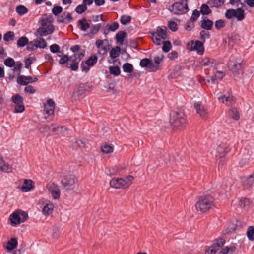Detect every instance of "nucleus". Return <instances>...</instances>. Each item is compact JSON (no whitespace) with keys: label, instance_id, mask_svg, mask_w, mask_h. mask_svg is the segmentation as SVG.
Segmentation results:
<instances>
[{"label":"nucleus","instance_id":"obj_1","mask_svg":"<svg viewBox=\"0 0 254 254\" xmlns=\"http://www.w3.org/2000/svg\"><path fill=\"white\" fill-rule=\"evenodd\" d=\"M214 198L210 195L200 197L195 204V207L198 211L204 213L214 206Z\"/></svg>","mask_w":254,"mask_h":254},{"label":"nucleus","instance_id":"obj_2","mask_svg":"<svg viewBox=\"0 0 254 254\" xmlns=\"http://www.w3.org/2000/svg\"><path fill=\"white\" fill-rule=\"evenodd\" d=\"M133 180L134 177L132 175L124 178H113L110 182V185L115 189H126L130 186Z\"/></svg>","mask_w":254,"mask_h":254},{"label":"nucleus","instance_id":"obj_3","mask_svg":"<svg viewBox=\"0 0 254 254\" xmlns=\"http://www.w3.org/2000/svg\"><path fill=\"white\" fill-rule=\"evenodd\" d=\"M169 123L174 129L182 127L186 123L185 114L181 111H172L170 113Z\"/></svg>","mask_w":254,"mask_h":254},{"label":"nucleus","instance_id":"obj_4","mask_svg":"<svg viewBox=\"0 0 254 254\" xmlns=\"http://www.w3.org/2000/svg\"><path fill=\"white\" fill-rule=\"evenodd\" d=\"M188 0H181L173 4L170 9L171 12L176 15H180L186 13L188 10Z\"/></svg>","mask_w":254,"mask_h":254},{"label":"nucleus","instance_id":"obj_5","mask_svg":"<svg viewBox=\"0 0 254 254\" xmlns=\"http://www.w3.org/2000/svg\"><path fill=\"white\" fill-rule=\"evenodd\" d=\"M167 38V29L165 27H158L156 31L152 33V39L156 45H160L162 43V40Z\"/></svg>","mask_w":254,"mask_h":254},{"label":"nucleus","instance_id":"obj_6","mask_svg":"<svg viewBox=\"0 0 254 254\" xmlns=\"http://www.w3.org/2000/svg\"><path fill=\"white\" fill-rule=\"evenodd\" d=\"M85 55V51L82 50L79 53H75L69 57V61L71 62L70 68L73 71H76L78 69V64Z\"/></svg>","mask_w":254,"mask_h":254},{"label":"nucleus","instance_id":"obj_7","mask_svg":"<svg viewBox=\"0 0 254 254\" xmlns=\"http://www.w3.org/2000/svg\"><path fill=\"white\" fill-rule=\"evenodd\" d=\"M187 48L190 51H196L198 54L202 55L204 51L203 42L199 40H191L190 43L187 45Z\"/></svg>","mask_w":254,"mask_h":254},{"label":"nucleus","instance_id":"obj_8","mask_svg":"<svg viewBox=\"0 0 254 254\" xmlns=\"http://www.w3.org/2000/svg\"><path fill=\"white\" fill-rule=\"evenodd\" d=\"M55 104L53 100L49 99L44 106V112H45V118H49L50 120H52L54 115Z\"/></svg>","mask_w":254,"mask_h":254},{"label":"nucleus","instance_id":"obj_9","mask_svg":"<svg viewBox=\"0 0 254 254\" xmlns=\"http://www.w3.org/2000/svg\"><path fill=\"white\" fill-rule=\"evenodd\" d=\"M225 240L223 239L216 240L213 244L206 250L205 254H215L224 245Z\"/></svg>","mask_w":254,"mask_h":254},{"label":"nucleus","instance_id":"obj_10","mask_svg":"<svg viewBox=\"0 0 254 254\" xmlns=\"http://www.w3.org/2000/svg\"><path fill=\"white\" fill-rule=\"evenodd\" d=\"M229 145L226 143H221L217 147L216 157L220 158V162L224 160L225 155L229 152Z\"/></svg>","mask_w":254,"mask_h":254},{"label":"nucleus","instance_id":"obj_11","mask_svg":"<svg viewBox=\"0 0 254 254\" xmlns=\"http://www.w3.org/2000/svg\"><path fill=\"white\" fill-rule=\"evenodd\" d=\"M75 182V177L73 174H71L66 175L61 181L62 185L66 190L70 189Z\"/></svg>","mask_w":254,"mask_h":254},{"label":"nucleus","instance_id":"obj_12","mask_svg":"<svg viewBox=\"0 0 254 254\" xmlns=\"http://www.w3.org/2000/svg\"><path fill=\"white\" fill-rule=\"evenodd\" d=\"M55 30L53 25L50 24L46 27H39L36 30V33L41 37L52 34Z\"/></svg>","mask_w":254,"mask_h":254},{"label":"nucleus","instance_id":"obj_13","mask_svg":"<svg viewBox=\"0 0 254 254\" xmlns=\"http://www.w3.org/2000/svg\"><path fill=\"white\" fill-rule=\"evenodd\" d=\"M38 81L37 77H32L31 76H26L24 75H20L18 77L17 82L18 84L27 85L29 83H32Z\"/></svg>","mask_w":254,"mask_h":254},{"label":"nucleus","instance_id":"obj_14","mask_svg":"<svg viewBox=\"0 0 254 254\" xmlns=\"http://www.w3.org/2000/svg\"><path fill=\"white\" fill-rule=\"evenodd\" d=\"M61 13V15L59 16L57 18V21L58 23L68 24L72 21V17L69 12L64 11Z\"/></svg>","mask_w":254,"mask_h":254},{"label":"nucleus","instance_id":"obj_15","mask_svg":"<svg viewBox=\"0 0 254 254\" xmlns=\"http://www.w3.org/2000/svg\"><path fill=\"white\" fill-rule=\"evenodd\" d=\"M201 65L208 69L211 67H215L216 65V62L213 59L204 57L201 62Z\"/></svg>","mask_w":254,"mask_h":254},{"label":"nucleus","instance_id":"obj_16","mask_svg":"<svg viewBox=\"0 0 254 254\" xmlns=\"http://www.w3.org/2000/svg\"><path fill=\"white\" fill-rule=\"evenodd\" d=\"M230 70L235 75L239 74L242 72V65L240 62L232 63L231 62L228 64Z\"/></svg>","mask_w":254,"mask_h":254},{"label":"nucleus","instance_id":"obj_17","mask_svg":"<svg viewBox=\"0 0 254 254\" xmlns=\"http://www.w3.org/2000/svg\"><path fill=\"white\" fill-rule=\"evenodd\" d=\"M194 107L196 112L202 118H205L207 117V111L202 104L199 102H195Z\"/></svg>","mask_w":254,"mask_h":254},{"label":"nucleus","instance_id":"obj_18","mask_svg":"<svg viewBox=\"0 0 254 254\" xmlns=\"http://www.w3.org/2000/svg\"><path fill=\"white\" fill-rule=\"evenodd\" d=\"M12 225H16L21 223L20 215L18 211H14L12 213L9 218Z\"/></svg>","mask_w":254,"mask_h":254},{"label":"nucleus","instance_id":"obj_19","mask_svg":"<svg viewBox=\"0 0 254 254\" xmlns=\"http://www.w3.org/2000/svg\"><path fill=\"white\" fill-rule=\"evenodd\" d=\"M18 245L17 239L16 238H12L10 239L7 243L5 249L8 252H10L17 247Z\"/></svg>","mask_w":254,"mask_h":254},{"label":"nucleus","instance_id":"obj_20","mask_svg":"<svg viewBox=\"0 0 254 254\" xmlns=\"http://www.w3.org/2000/svg\"><path fill=\"white\" fill-rule=\"evenodd\" d=\"M218 100L226 105H230L234 102L233 97L230 95H222L218 97Z\"/></svg>","mask_w":254,"mask_h":254},{"label":"nucleus","instance_id":"obj_21","mask_svg":"<svg viewBox=\"0 0 254 254\" xmlns=\"http://www.w3.org/2000/svg\"><path fill=\"white\" fill-rule=\"evenodd\" d=\"M0 169L1 171L6 173L10 172L12 170L11 166L4 162L1 155H0Z\"/></svg>","mask_w":254,"mask_h":254},{"label":"nucleus","instance_id":"obj_22","mask_svg":"<svg viewBox=\"0 0 254 254\" xmlns=\"http://www.w3.org/2000/svg\"><path fill=\"white\" fill-rule=\"evenodd\" d=\"M201 22V27L202 28L206 30H210L212 29L213 25V22L212 20L206 19L202 20Z\"/></svg>","mask_w":254,"mask_h":254},{"label":"nucleus","instance_id":"obj_23","mask_svg":"<svg viewBox=\"0 0 254 254\" xmlns=\"http://www.w3.org/2000/svg\"><path fill=\"white\" fill-rule=\"evenodd\" d=\"M33 182L31 180L25 179L24 185L21 187V190L24 192H28L33 188Z\"/></svg>","mask_w":254,"mask_h":254},{"label":"nucleus","instance_id":"obj_24","mask_svg":"<svg viewBox=\"0 0 254 254\" xmlns=\"http://www.w3.org/2000/svg\"><path fill=\"white\" fill-rule=\"evenodd\" d=\"M79 24L80 25V29L82 31H85L90 27V25L87 22L85 18H83L78 21Z\"/></svg>","mask_w":254,"mask_h":254},{"label":"nucleus","instance_id":"obj_25","mask_svg":"<svg viewBox=\"0 0 254 254\" xmlns=\"http://www.w3.org/2000/svg\"><path fill=\"white\" fill-rule=\"evenodd\" d=\"M34 45L36 48H45L47 47V43L44 39L40 38L34 41Z\"/></svg>","mask_w":254,"mask_h":254},{"label":"nucleus","instance_id":"obj_26","mask_svg":"<svg viewBox=\"0 0 254 254\" xmlns=\"http://www.w3.org/2000/svg\"><path fill=\"white\" fill-rule=\"evenodd\" d=\"M235 14L234 17L237 18L238 21H242L245 18V12L244 10L241 8H238L235 10Z\"/></svg>","mask_w":254,"mask_h":254},{"label":"nucleus","instance_id":"obj_27","mask_svg":"<svg viewBox=\"0 0 254 254\" xmlns=\"http://www.w3.org/2000/svg\"><path fill=\"white\" fill-rule=\"evenodd\" d=\"M126 36V33L123 31H119L116 35V39L117 42L120 44H122L124 41Z\"/></svg>","mask_w":254,"mask_h":254},{"label":"nucleus","instance_id":"obj_28","mask_svg":"<svg viewBox=\"0 0 254 254\" xmlns=\"http://www.w3.org/2000/svg\"><path fill=\"white\" fill-rule=\"evenodd\" d=\"M224 3V0H210L208 2V4L211 7H219Z\"/></svg>","mask_w":254,"mask_h":254},{"label":"nucleus","instance_id":"obj_29","mask_svg":"<svg viewBox=\"0 0 254 254\" xmlns=\"http://www.w3.org/2000/svg\"><path fill=\"white\" fill-rule=\"evenodd\" d=\"M228 114L229 115L235 120H238L240 118L239 113L236 108H231L229 111Z\"/></svg>","mask_w":254,"mask_h":254},{"label":"nucleus","instance_id":"obj_30","mask_svg":"<svg viewBox=\"0 0 254 254\" xmlns=\"http://www.w3.org/2000/svg\"><path fill=\"white\" fill-rule=\"evenodd\" d=\"M54 209V205L52 203L47 204L43 209V213L44 215H48L51 214Z\"/></svg>","mask_w":254,"mask_h":254},{"label":"nucleus","instance_id":"obj_31","mask_svg":"<svg viewBox=\"0 0 254 254\" xmlns=\"http://www.w3.org/2000/svg\"><path fill=\"white\" fill-rule=\"evenodd\" d=\"M225 74L223 72L217 71L215 74L211 77V81L213 83H215L216 80H221L224 76Z\"/></svg>","mask_w":254,"mask_h":254},{"label":"nucleus","instance_id":"obj_32","mask_svg":"<svg viewBox=\"0 0 254 254\" xmlns=\"http://www.w3.org/2000/svg\"><path fill=\"white\" fill-rule=\"evenodd\" d=\"M97 62V57L95 55H91L86 61V64L90 66H93Z\"/></svg>","mask_w":254,"mask_h":254},{"label":"nucleus","instance_id":"obj_33","mask_svg":"<svg viewBox=\"0 0 254 254\" xmlns=\"http://www.w3.org/2000/svg\"><path fill=\"white\" fill-rule=\"evenodd\" d=\"M120 52V48L117 46L115 48H112L110 52V56L112 59H115L117 58Z\"/></svg>","mask_w":254,"mask_h":254},{"label":"nucleus","instance_id":"obj_34","mask_svg":"<svg viewBox=\"0 0 254 254\" xmlns=\"http://www.w3.org/2000/svg\"><path fill=\"white\" fill-rule=\"evenodd\" d=\"M243 182L244 185L246 188L254 185V180L252 175H250L248 177L245 178L243 181Z\"/></svg>","mask_w":254,"mask_h":254},{"label":"nucleus","instance_id":"obj_35","mask_svg":"<svg viewBox=\"0 0 254 254\" xmlns=\"http://www.w3.org/2000/svg\"><path fill=\"white\" fill-rule=\"evenodd\" d=\"M28 44V39L26 37H21L17 41V44L19 47H24Z\"/></svg>","mask_w":254,"mask_h":254},{"label":"nucleus","instance_id":"obj_36","mask_svg":"<svg viewBox=\"0 0 254 254\" xmlns=\"http://www.w3.org/2000/svg\"><path fill=\"white\" fill-rule=\"evenodd\" d=\"M123 69L124 71L126 73H131L133 71V65L129 63L124 64L123 65Z\"/></svg>","mask_w":254,"mask_h":254},{"label":"nucleus","instance_id":"obj_37","mask_svg":"<svg viewBox=\"0 0 254 254\" xmlns=\"http://www.w3.org/2000/svg\"><path fill=\"white\" fill-rule=\"evenodd\" d=\"M200 11L202 15H208L211 13V10L209 6L206 4H203L201 7Z\"/></svg>","mask_w":254,"mask_h":254},{"label":"nucleus","instance_id":"obj_38","mask_svg":"<svg viewBox=\"0 0 254 254\" xmlns=\"http://www.w3.org/2000/svg\"><path fill=\"white\" fill-rule=\"evenodd\" d=\"M247 235L251 241L254 240V226H249L247 231Z\"/></svg>","mask_w":254,"mask_h":254},{"label":"nucleus","instance_id":"obj_39","mask_svg":"<svg viewBox=\"0 0 254 254\" xmlns=\"http://www.w3.org/2000/svg\"><path fill=\"white\" fill-rule=\"evenodd\" d=\"M14 38V33L12 31H8L3 36V40L6 42L13 40Z\"/></svg>","mask_w":254,"mask_h":254},{"label":"nucleus","instance_id":"obj_40","mask_svg":"<svg viewBox=\"0 0 254 254\" xmlns=\"http://www.w3.org/2000/svg\"><path fill=\"white\" fill-rule=\"evenodd\" d=\"M110 73L114 76H118L120 74V69L118 66H110L109 67Z\"/></svg>","mask_w":254,"mask_h":254},{"label":"nucleus","instance_id":"obj_41","mask_svg":"<svg viewBox=\"0 0 254 254\" xmlns=\"http://www.w3.org/2000/svg\"><path fill=\"white\" fill-rule=\"evenodd\" d=\"M235 247H226L219 252V254H228L229 253L232 254L235 251Z\"/></svg>","mask_w":254,"mask_h":254},{"label":"nucleus","instance_id":"obj_42","mask_svg":"<svg viewBox=\"0 0 254 254\" xmlns=\"http://www.w3.org/2000/svg\"><path fill=\"white\" fill-rule=\"evenodd\" d=\"M13 102L16 105L23 103V97L19 94H17L12 97Z\"/></svg>","mask_w":254,"mask_h":254},{"label":"nucleus","instance_id":"obj_43","mask_svg":"<svg viewBox=\"0 0 254 254\" xmlns=\"http://www.w3.org/2000/svg\"><path fill=\"white\" fill-rule=\"evenodd\" d=\"M163 46H162V50L164 52H168L170 51V50L172 48V44L169 41H162Z\"/></svg>","mask_w":254,"mask_h":254},{"label":"nucleus","instance_id":"obj_44","mask_svg":"<svg viewBox=\"0 0 254 254\" xmlns=\"http://www.w3.org/2000/svg\"><path fill=\"white\" fill-rule=\"evenodd\" d=\"M101 150L105 153H110L113 151V147L108 144H105L102 146Z\"/></svg>","mask_w":254,"mask_h":254},{"label":"nucleus","instance_id":"obj_45","mask_svg":"<svg viewBox=\"0 0 254 254\" xmlns=\"http://www.w3.org/2000/svg\"><path fill=\"white\" fill-rule=\"evenodd\" d=\"M16 12L20 15L24 14L28 12L27 8L23 5H19L16 7Z\"/></svg>","mask_w":254,"mask_h":254},{"label":"nucleus","instance_id":"obj_46","mask_svg":"<svg viewBox=\"0 0 254 254\" xmlns=\"http://www.w3.org/2000/svg\"><path fill=\"white\" fill-rule=\"evenodd\" d=\"M4 64L6 66L12 67L14 66L15 62L13 58H8L4 60Z\"/></svg>","mask_w":254,"mask_h":254},{"label":"nucleus","instance_id":"obj_47","mask_svg":"<svg viewBox=\"0 0 254 254\" xmlns=\"http://www.w3.org/2000/svg\"><path fill=\"white\" fill-rule=\"evenodd\" d=\"M54 132H60L62 133L64 131V130H66L67 128L62 126H57L55 127L54 125V126L51 127L50 129Z\"/></svg>","mask_w":254,"mask_h":254},{"label":"nucleus","instance_id":"obj_48","mask_svg":"<svg viewBox=\"0 0 254 254\" xmlns=\"http://www.w3.org/2000/svg\"><path fill=\"white\" fill-rule=\"evenodd\" d=\"M101 24H98L93 25L90 29V32L88 35H94L96 34L101 28Z\"/></svg>","mask_w":254,"mask_h":254},{"label":"nucleus","instance_id":"obj_49","mask_svg":"<svg viewBox=\"0 0 254 254\" xmlns=\"http://www.w3.org/2000/svg\"><path fill=\"white\" fill-rule=\"evenodd\" d=\"M130 20L131 17L127 15H122L120 18V22L123 25H126L127 23L130 22Z\"/></svg>","mask_w":254,"mask_h":254},{"label":"nucleus","instance_id":"obj_50","mask_svg":"<svg viewBox=\"0 0 254 254\" xmlns=\"http://www.w3.org/2000/svg\"><path fill=\"white\" fill-rule=\"evenodd\" d=\"M62 11L63 8L60 6H54L52 9V13L55 16L58 15L59 14L61 13Z\"/></svg>","mask_w":254,"mask_h":254},{"label":"nucleus","instance_id":"obj_51","mask_svg":"<svg viewBox=\"0 0 254 254\" xmlns=\"http://www.w3.org/2000/svg\"><path fill=\"white\" fill-rule=\"evenodd\" d=\"M15 66L13 69V71L17 72V75H19L21 72V69L22 66V64L20 62H16L15 64Z\"/></svg>","mask_w":254,"mask_h":254},{"label":"nucleus","instance_id":"obj_52","mask_svg":"<svg viewBox=\"0 0 254 254\" xmlns=\"http://www.w3.org/2000/svg\"><path fill=\"white\" fill-rule=\"evenodd\" d=\"M87 9V7L83 3L78 5L75 8V11L78 14H81Z\"/></svg>","mask_w":254,"mask_h":254},{"label":"nucleus","instance_id":"obj_53","mask_svg":"<svg viewBox=\"0 0 254 254\" xmlns=\"http://www.w3.org/2000/svg\"><path fill=\"white\" fill-rule=\"evenodd\" d=\"M241 227V222L239 221H236L235 223H232L229 230V232H232L235 231L238 227Z\"/></svg>","mask_w":254,"mask_h":254},{"label":"nucleus","instance_id":"obj_54","mask_svg":"<svg viewBox=\"0 0 254 254\" xmlns=\"http://www.w3.org/2000/svg\"><path fill=\"white\" fill-rule=\"evenodd\" d=\"M235 10L234 9H229L226 10L225 13V17L229 19H231L233 17H234L235 14Z\"/></svg>","mask_w":254,"mask_h":254},{"label":"nucleus","instance_id":"obj_55","mask_svg":"<svg viewBox=\"0 0 254 254\" xmlns=\"http://www.w3.org/2000/svg\"><path fill=\"white\" fill-rule=\"evenodd\" d=\"M210 37V34L209 32H206L204 30H202L200 33V38L201 40L205 42L206 38H209Z\"/></svg>","mask_w":254,"mask_h":254},{"label":"nucleus","instance_id":"obj_56","mask_svg":"<svg viewBox=\"0 0 254 254\" xmlns=\"http://www.w3.org/2000/svg\"><path fill=\"white\" fill-rule=\"evenodd\" d=\"M108 26V30L110 31H115L119 28V25L117 22H113L111 24L107 25Z\"/></svg>","mask_w":254,"mask_h":254},{"label":"nucleus","instance_id":"obj_57","mask_svg":"<svg viewBox=\"0 0 254 254\" xmlns=\"http://www.w3.org/2000/svg\"><path fill=\"white\" fill-rule=\"evenodd\" d=\"M25 110V107L23 103L17 104L15 106V112L16 113H22Z\"/></svg>","mask_w":254,"mask_h":254},{"label":"nucleus","instance_id":"obj_58","mask_svg":"<svg viewBox=\"0 0 254 254\" xmlns=\"http://www.w3.org/2000/svg\"><path fill=\"white\" fill-rule=\"evenodd\" d=\"M199 15H200L199 12L196 9L192 11V15H191V16L190 18L191 21L193 22L195 21L197 19V18L199 17Z\"/></svg>","mask_w":254,"mask_h":254},{"label":"nucleus","instance_id":"obj_59","mask_svg":"<svg viewBox=\"0 0 254 254\" xmlns=\"http://www.w3.org/2000/svg\"><path fill=\"white\" fill-rule=\"evenodd\" d=\"M225 26L224 21L221 19L215 21V27L217 29H220Z\"/></svg>","mask_w":254,"mask_h":254},{"label":"nucleus","instance_id":"obj_60","mask_svg":"<svg viewBox=\"0 0 254 254\" xmlns=\"http://www.w3.org/2000/svg\"><path fill=\"white\" fill-rule=\"evenodd\" d=\"M150 63V60L149 59L145 58L141 60L140 62V65L142 67H147Z\"/></svg>","mask_w":254,"mask_h":254},{"label":"nucleus","instance_id":"obj_61","mask_svg":"<svg viewBox=\"0 0 254 254\" xmlns=\"http://www.w3.org/2000/svg\"><path fill=\"white\" fill-rule=\"evenodd\" d=\"M50 49L51 52L53 53L60 52V47L56 44H53L50 46Z\"/></svg>","mask_w":254,"mask_h":254},{"label":"nucleus","instance_id":"obj_62","mask_svg":"<svg viewBox=\"0 0 254 254\" xmlns=\"http://www.w3.org/2000/svg\"><path fill=\"white\" fill-rule=\"evenodd\" d=\"M168 27L172 31H176L178 29L177 23L173 21L169 22Z\"/></svg>","mask_w":254,"mask_h":254},{"label":"nucleus","instance_id":"obj_63","mask_svg":"<svg viewBox=\"0 0 254 254\" xmlns=\"http://www.w3.org/2000/svg\"><path fill=\"white\" fill-rule=\"evenodd\" d=\"M90 66L86 64L85 62H82L81 64V68L82 71L87 73L90 69Z\"/></svg>","mask_w":254,"mask_h":254},{"label":"nucleus","instance_id":"obj_64","mask_svg":"<svg viewBox=\"0 0 254 254\" xmlns=\"http://www.w3.org/2000/svg\"><path fill=\"white\" fill-rule=\"evenodd\" d=\"M47 187L50 192H52L59 188L58 186L55 183L49 184L47 185Z\"/></svg>","mask_w":254,"mask_h":254}]
</instances>
